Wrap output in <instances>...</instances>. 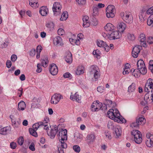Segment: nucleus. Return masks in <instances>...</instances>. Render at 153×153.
Listing matches in <instances>:
<instances>
[{
  "label": "nucleus",
  "mask_w": 153,
  "mask_h": 153,
  "mask_svg": "<svg viewBox=\"0 0 153 153\" xmlns=\"http://www.w3.org/2000/svg\"><path fill=\"white\" fill-rule=\"evenodd\" d=\"M108 117L110 119L114 120L115 122L118 123H124L126 120L121 116L119 111L117 109H111L108 111Z\"/></svg>",
  "instance_id": "f257e3e1"
},
{
  "label": "nucleus",
  "mask_w": 153,
  "mask_h": 153,
  "mask_svg": "<svg viewBox=\"0 0 153 153\" xmlns=\"http://www.w3.org/2000/svg\"><path fill=\"white\" fill-rule=\"evenodd\" d=\"M89 71L91 75H93L95 81H97L100 76L99 69L96 65H91L90 67Z\"/></svg>",
  "instance_id": "f03ea898"
},
{
  "label": "nucleus",
  "mask_w": 153,
  "mask_h": 153,
  "mask_svg": "<svg viewBox=\"0 0 153 153\" xmlns=\"http://www.w3.org/2000/svg\"><path fill=\"white\" fill-rule=\"evenodd\" d=\"M102 103L99 102V101H94L92 104L91 106V111H97L100 109L106 110L107 108L106 105L102 107Z\"/></svg>",
  "instance_id": "7ed1b4c3"
},
{
  "label": "nucleus",
  "mask_w": 153,
  "mask_h": 153,
  "mask_svg": "<svg viewBox=\"0 0 153 153\" xmlns=\"http://www.w3.org/2000/svg\"><path fill=\"white\" fill-rule=\"evenodd\" d=\"M137 71L138 74L140 73L143 74H145L147 72V69L145 66L144 62L142 60H140L137 62Z\"/></svg>",
  "instance_id": "20e7f679"
},
{
  "label": "nucleus",
  "mask_w": 153,
  "mask_h": 153,
  "mask_svg": "<svg viewBox=\"0 0 153 153\" xmlns=\"http://www.w3.org/2000/svg\"><path fill=\"white\" fill-rule=\"evenodd\" d=\"M132 136L134 137L135 142L137 144H140L142 141V134L140 132L137 130H133L131 132Z\"/></svg>",
  "instance_id": "39448f33"
},
{
  "label": "nucleus",
  "mask_w": 153,
  "mask_h": 153,
  "mask_svg": "<svg viewBox=\"0 0 153 153\" xmlns=\"http://www.w3.org/2000/svg\"><path fill=\"white\" fill-rule=\"evenodd\" d=\"M106 16L108 18H112L115 16V9L113 5H109L106 9Z\"/></svg>",
  "instance_id": "423d86ee"
},
{
  "label": "nucleus",
  "mask_w": 153,
  "mask_h": 153,
  "mask_svg": "<svg viewBox=\"0 0 153 153\" xmlns=\"http://www.w3.org/2000/svg\"><path fill=\"white\" fill-rule=\"evenodd\" d=\"M57 136L59 140L66 141L67 139V130L66 129H59L57 134Z\"/></svg>",
  "instance_id": "0eeeda50"
},
{
  "label": "nucleus",
  "mask_w": 153,
  "mask_h": 153,
  "mask_svg": "<svg viewBox=\"0 0 153 153\" xmlns=\"http://www.w3.org/2000/svg\"><path fill=\"white\" fill-rule=\"evenodd\" d=\"M120 16L123 20L126 23H130L133 21V17L130 13L122 12L120 13Z\"/></svg>",
  "instance_id": "6e6552de"
},
{
  "label": "nucleus",
  "mask_w": 153,
  "mask_h": 153,
  "mask_svg": "<svg viewBox=\"0 0 153 153\" xmlns=\"http://www.w3.org/2000/svg\"><path fill=\"white\" fill-rule=\"evenodd\" d=\"M121 36V32L119 31H113L108 36V38L110 40H114L119 39Z\"/></svg>",
  "instance_id": "1a4fd4ad"
},
{
  "label": "nucleus",
  "mask_w": 153,
  "mask_h": 153,
  "mask_svg": "<svg viewBox=\"0 0 153 153\" xmlns=\"http://www.w3.org/2000/svg\"><path fill=\"white\" fill-rule=\"evenodd\" d=\"M144 100L146 103H152L153 104V91L147 93L145 95Z\"/></svg>",
  "instance_id": "9d476101"
},
{
  "label": "nucleus",
  "mask_w": 153,
  "mask_h": 153,
  "mask_svg": "<svg viewBox=\"0 0 153 153\" xmlns=\"http://www.w3.org/2000/svg\"><path fill=\"white\" fill-rule=\"evenodd\" d=\"M63 98L62 95L60 94H55L51 97V102L52 104H56Z\"/></svg>",
  "instance_id": "9b49d317"
},
{
  "label": "nucleus",
  "mask_w": 153,
  "mask_h": 153,
  "mask_svg": "<svg viewBox=\"0 0 153 153\" xmlns=\"http://www.w3.org/2000/svg\"><path fill=\"white\" fill-rule=\"evenodd\" d=\"M97 43L98 47L103 48L106 52H108L109 51V47L106 44L105 42L101 40H100L97 41Z\"/></svg>",
  "instance_id": "f8f14e48"
},
{
  "label": "nucleus",
  "mask_w": 153,
  "mask_h": 153,
  "mask_svg": "<svg viewBox=\"0 0 153 153\" xmlns=\"http://www.w3.org/2000/svg\"><path fill=\"white\" fill-rule=\"evenodd\" d=\"M58 131V128L56 125L51 128L50 131L48 132L47 131V133L49 136L51 137V138H54L56 134L57 131Z\"/></svg>",
  "instance_id": "ddd939ff"
},
{
  "label": "nucleus",
  "mask_w": 153,
  "mask_h": 153,
  "mask_svg": "<svg viewBox=\"0 0 153 153\" xmlns=\"http://www.w3.org/2000/svg\"><path fill=\"white\" fill-rule=\"evenodd\" d=\"M50 71L53 75H56L58 72V68L55 64H52L50 66Z\"/></svg>",
  "instance_id": "4468645a"
},
{
  "label": "nucleus",
  "mask_w": 153,
  "mask_h": 153,
  "mask_svg": "<svg viewBox=\"0 0 153 153\" xmlns=\"http://www.w3.org/2000/svg\"><path fill=\"white\" fill-rule=\"evenodd\" d=\"M139 40H140L141 45L143 47H146V37L144 34L142 33L140 35Z\"/></svg>",
  "instance_id": "2eb2a0df"
},
{
  "label": "nucleus",
  "mask_w": 153,
  "mask_h": 153,
  "mask_svg": "<svg viewBox=\"0 0 153 153\" xmlns=\"http://www.w3.org/2000/svg\"><path fill=\"white\" fill-rule=\"evenodd\" d=\"M117 27L119 31L123 32L126 29V25L123 22H119L118 23Z\"/></svg>",
  "instance_id": "dca6fc26"
},
{
  "label": "nucleus",
  "mask_w": 153,
  "mask_h": 153,
  "mask_svg": "<svg viewBox=\"0 0 153 153\" xmlns=\"http://www.w3.org/2000/svg\"><path fill=\"white\" fill-rule=\"evenodd\" d=\"M65 60L67 63H71L72 61V54L70 52L68 51L66 53Z\"/></svg>",
  "instance_id": "f3484780"
},
{
  "label": "nucleus",
  "mask_w": 153,
  "mask_h": 153,
  "mask_svg": "<svg viewBox=\"0 0 153 153\" xmlns=\"http://www.w3.org/2000/svg\"><path fill=\"white\" fill-rule=\"evenodd\" d=\"M70 98L73 101L75 100L79 103L81 102L80 100L81 99V96H79L77 92H76L74 95H71Z\"/></svg>",
  "instance_id": "a211bd4d"
},
{
  "label": "nucleus",
  "mask_w": 153,
  "mask_h": 153,
  "mask_svg": "<svg viewBox=\"0 0 153 153\" xmlns=\"http://www.w3.org/2000/svg\"><path fill=\"white\" fill-rule=\"evenodd\" d=\"M87 140L88 144H90L93 143L95 140V137L94 134H93L88 135L86 137Z\"/></svg>",
  "instance_id": "6ab92c4d"
},
{
  "label": "nucleus",
  "mask_w": 153,
  "mask_h": 153,
  "mask_svg": "<svg viewBox=\"0 0 153 153\" xmlns=\"http://www.w3.org/2000/svg\"><path fill=\"white\" fill-rule=\"evenodd\" d=\"M104 29L107 31H113L114 29V27L111 23H108L104 27Z\"/></svg>",
  "instance_id": "aec40b11"
},
{
  "label": "nucleus",
  "mask_w": 153,
  "mask_h": 153,
  "mask_svg": "<svg viewBox=\"0 0 153 153\" xmlns=\"http://www.w3.org/2000/svg\"><path fill=\"white\" fill-rule=\"evenodd\" d=\"M48 11V10L46 7L42 6L41 7L39 11L40 14L43 16H46Z\"/></svg>",
  "instance_id": "412c9836"
},
{
  "label": "nucleus",
  "mask_w": 153,
  "mask_h": 153,
  "mask_svg": "<svg viewBox=\"0 0 153 153\" xmlns=\"http://www.w3.org/2000/svg\"><path fill=\"white\" fill-rule=\"evenodd\" d=\"M10 131L9 128L7 127L3 128L0 127V134L2 135H6Z\"/></svg>",
  "instance_id": "4be33fe9"
},
{
  "label": "nucleus",
  "mask_w": 153,
  "mask_h": 153,
  "mask_svg": "<svg viewBox=\"0 0 153 153\" xmlns=\"http://www.w3.org/2000/svg\"><path fill=\"white\" fill-rule=\"evenodd\" d=\"M114 130L116 135V137H118L121 135L122 133V130L120 126H116L115 128H114Z\"/></svg>",
  "instance_id": "5701e85b"
},
{
  "label": "nucleus",
  "mask_w": 153,
  "mask_h": 153,
  "mask_svg": "<svg viewBox=\"0 0 153 153\" xmlns=\"http://www.w3.org/2000/svg\"><path fill=\"white\" fill-rule=\"evenodd\" d=\"M62 39L60 36H57L56 37L54 38L53 40V43L55 45H61L62 43Z\"/></svg>",
  "instance_id": "b1692460"
},
{
  "label": "nucleus",
  "mask_w": 153,
  "mask_h": 153,
  "mask_svg": "<svg viewBox=\"0 0 153 153\" xmlns=\"http://www.w3.org/2000/svg\"><path fill=\"white\" fill-rule=\"evenodd\" d=\"M59 142L58 143V145L57 147H59L60 148H62L64 149L67 148V146L66 143H65V140H59Z\"/></svg>",
  "instance_id": "393cba45"
},
{
  "label": "nucleus",
  "mask_w": 153,
  "mask_h": 153,
  "mask_svg": "<svg viewBox=\"0 0 153 153\" xmlns=\"http://www.w3.org/2000/svg\"><path fill=\"white\" fill-rule=\"evenodd\" d=\"M30 5L32 7H38L39 6L38 0H29Z\"/></svg>",
  "instance_id": "a878e982"
},
{
  "label": "nucleus",
  "mask_w": 153,
  "mask_h": 153,
  "mask_svg": "<svg viewBox=\"0 0 153 153\" xmlns=\"http://www.w3.org/2000/svg\"><path fill=\"white\" fill-rule=\"evenodd\" d=\"M26 107L25 103L23 101H21L18 104V109L23 111L25 109Z\"/></svg>",
  "instance_id": "bb28decb"
},
{
  "label": "nucleus",
  "mask_w": 153,
  "mask_h": 153,
  "mask_svg": "<svg viewBox=\"0 0 153 153\" xmlns=\"http://www.w3.org/2000/svg\"><path fill=\"white\" fill-rule=\"evenodd\" d=\"M151 139H147L146 141V146L149 147H151L153 146V137H151Z\"/></svg>",
  "instance_id": "cd10ccee"
},
{
  "label": "nucleus",
  "mask_w": 153,
  "mask_h": 153,
  "mask_svg": "<svg viewBox=\"0 0 153 153\" xmlns=\"http://www.w3.org/2000/svg\"><path fill=\"white\" fill-rule=\"evenodd\" d=\"M135 84L133 83H132L131 85L128 87V91L130 93L134 92L135 91Z\"/></svg>",
  "instance_id": "c85d7f7f"
},
{
  "label": "nucleus",
  "mask_w": 153,
  "mask_h": 153,
  "mask_svg": "<svg viewBox=\"0 0 153 153\" xmlns=\"http://www.w3.org/2000/svg\"><path fill=\"white\" fill-rule=\"evenodd\" d=\"M84 72V67L83 66L79 67L76 71V73L77 75L82 74Z\"/></svg>",
  "instance_id": "c756f323"
},
{
  "label": "nucleus",
  "mask_w": 153,
  "mask_h": 153,
  "mask_svg": "<svg viewBox=\"0 0 153 153\" xmlns=\"http://www.w3.org/2000/svg\"><path fill=\"white\" fill-rule=\"evenodd\" d=\"M68 17V13L67 11H65L63 12L62 14L60 20L62 21L66 20Z\"/></svg>",
  "instance_id": "7c9ffc66"
},
{
  "label": "nucleus",
  "mask_w": 153,
  "mask_h": 153,
  "mask_svg": "<svg viewBox=\"0 0 153 153\" xmlns=\"http://www.w3.org/2000/svg\"><path fill=\"white\" fill-rule=\"evenodd\" d=\"M146 85V86L149 87V89H151L153 86V79H149L147 82Z\"/></svg>",
  "instance_id": "2f4dec72"
},
{
  "label": "nucleus",
  "mask_w": 153,
  "mask_h": 153,
  "mask_svg": "<svg viewBox=\"0 0 153 153\" xmlns=\"http://www.w3.org/2000/svg\"><path fill=\"white\" fill-rule=\"evenodd\" d=\"M142 48V46L140 45L135 46L133 49V52L134 53H137L138 54L140 52L141 49Z\"/></svg>",
  "instance_id": "473e14b6"
},
{
  "label": "nucleus",
  "mask_w": 153,
  "mask_h": 153,
  "mask_svg": "<svg viewBox=\"0 0 153 153\" xmlns=\"http://www.w3.org/2000/svg\"><path fill=\"white\" fill-rule=\"evenodd\" d=\"M46 26L50 30H52L54 29V25L53 23L51 22H48L46 25Z\"/></svg>",
  "instance_id": "72a5a7b5"
},
{
  "label": "nucleus",
  "mask_w": 153,
  "mask_h": 153,
  "mask_svg": "<svg viewBox=\"0 0 153 153\" xmlns=\"http://www.w3.org/2000/svg\"><path fill=\"white\" fill-rule=\"evenodd\" d=\"M8 45V42H4L2 38H0V48H4L6 47Z\"/></svg>",
  "instance_id": "f704fd0d"
},
{
  "label": "nucleus",
  "mask_w": 153,
  "mask_h": 153,
  "mask_svg": "<svg viewBox=\"0 0 153 153\" xmlns=\"http://www.w3.org/2000/svg\"><path fill=\"white\" fill-rule=\"evenodd\" d=\"M42 48L41 45H39L36 48L37 55L36 57L37 59H39L40 57V53L42 51Z\"/></svg>",
  "instance_id": "c9c22d12"
},
{
  "label": "nucleus",
  "mask_w": 153,
  "mask_h": 153,
  "mask_svg": "<svg viewBox=\"0 0 153 153\" xmlns=\"http://www.w3.org/2000/svg\"><path fill=\"white\" fill-rule=\"evenodd\" d=\"M54 7H57L58 8V10L56 11V15H59L60 14V10L61 8V6L60 4L58 2H56L54 3L53 5Z\"/></svg>",
  "instance_id": "e433bc0d"
},
{
  "label": "nucleus",
  "mask_w": 153,
  "mask_h": 153,
  "mask_svg": "<svg viewBox=\"0 0 153 153\" xmlns=\"http://www.w3.org/2000/svg\"><path fill=\"white\" fill-rule=\"evenodd\" d=\"M48 63V58L46 57L45 59L42 60L41 63L42 65L45 68L47 66Z\"/></svg>",
  "instance_id": "4c0bfd02"
},
{
  "label": "nucleus",
  "mask_w": 153,
  "mask_h": 153,
  "mask_svg": "<svg viewBox=\"0 0 153 153\" xmlns=\"http://www.w3.org/2000/svg\"><path fill=\"white\" fill-rule=\"evenodd\" d=\"M36 131V130L31 128H30L29 129V132L30 134L36 137L37 136V133Z\"/></svg>",
  "instance_id": "58836bf2"
},
{
  "label": "nucleus",
  "mask_w": 153,
  "mask_h": 153,
  "mask_svg": "<svg viewBox=\"0 0 153 153\" xmlns=\"http://www.w3.org/2000/svg\"><path fill=\"white\" fill-rule=\"evenodd\" d=\"M41 123H42L39 122L33 124V129L35 130H36L39 127L42 126Z\"/></svg>",
  "instance_id": "ea45409f"
},
{
  "label": "nucleus",
  "mask_w": 153,
  "mask_h": 153,
  "mask_svg": "<svg viewBox=\"0 0 153 153\" xmlns=\"http://www.w3.org/2000/svg\"><path fill=\"white\" fill-rule=\"evenodd\" d=\"M137 120L140 125L143 123H144L146 121L145 119L143 117H139L138 119H137Z\"/></svg>",
  "instance_id": "a19ab883"
},
{
  "label": "nucleus",
  "mask_w": 153,
  "mask_h": 153,
  "mask_svg": "<svg viewBox=\"0 0 153 153\" xmlns=\"http://www.w3.org/2000/svg\"><path fill=\"white\" fill-rule=\"evenodd\" d=\"M93 53L94 55H96L97 58H100V52L98 49H97L94 51Z\"/></svg>",
  "instance_id": "79ce46f5"
},
{
  "label": "nucleus",
  "mask_w": 153,
  "mask_h": 153,
  "mask_svg": "<svg viewBox=\"0 0 153 153\" xmlns=\"http://www.w3.org/2000/svg\"><path fill=\"white\" fill-rule=\"evenodd\" d=\"M74 150L76 152L79 153L80 152V149L79 146L77 145H74L73 147Z\"/></svg>",
  "instance_id": "37998d69"
},
{
  "label": "nucleus",
  "mask_w": 153,
  "mask_h": 153,
  "mask_svg": "<svg viewBox=\"0 0 153 153\" xmlns=\"http://www.w3.org/2000/svg\"><path fill=\"white\" fill-rule=\"evenodd\" d=\"M139 123H138V122L137 121V120H136V122H133L131 124L130 126L132 128H137L139 127Z\"/></svg>",
  "instance_id": "c03bdc74"
},
{
  "label": "nucleus",
  "mask_w": 153,
  "mask_h": 153,
  "mask_svg": "<svg viewBox=\"0 0 153 153\" xmlns=\"http://www.w3.org/2000/svg\"><path fill=\"white\" fill-rule=\"evenodd\" d=\"M24 141V139L22 137H20L18 140V143L21 146H22L23 144Z\"/></svg>",
  "instance_id": "a18cd8bd"
},
{
  "label": "nucleus",
  "mask_w": 153,
  "mask_h": 153,
  "mask_svg": "<svg viewBox=\"0 0 153 153\" xmlns=\"http://www.w3.org/2000/svg\"><path fill=\"white\" fill-rule=\"evenodd\" d=\"M49 122V119L48 118H45L43 122H40L42 123L41 126L42 125H48V122Z\"/></svg>",
  "instance_id": "49530a36"
},
{
  "label": "nucleus",
  "mask_w": 153,
  "mask_h": 153,
  "mask_svg": "<svg viewBox=\"0 0 153 153\" xmlns=\"http://www.w3.org/2000/svg\"><path fill=\"white\" fill-rule=\"evenodd\" d=\"M131 72L132 73V75H133L135 77H137L138 76V75L139 74L137 73H136V72L137 71V69H134L133 68H132L131 70Z\"/></svg>",
  "instance_id": "de8ad7c7"
},
{
  "label": "nucleus",
  "mask_w": 153,
  "mask_h": 153,
  "mask_svg": "<svg viewBox=\"0 0 153 153\" xmlns=\"http://www.w3.org/2000/svg\"><path fill=\"white\" fill-rule=\"evenodd\" d=\"M63 76L65 78H69L70 79H71L72 77L71 74L68 72H67L63 75Z\"/></svg>",
  "instance_id": "09e8293b"
},
{
  "label": "nucleus",
  "mask_w": 153,
  "mask_h": 153,
  "mask_svg": "<svg viewBox=\"0 0 153 153\" xmlns=\"http://www.w3.org/2000/svg\"><path fill=\"white\" fill-rule=\"evenodd\" d=\"M37 66L36 72L38 73L41 72L42 70V68H41V65L40 64H38Z\"/></svg>",
  "instance_id": "8fccbe9b"
},
{
  "label": "nucleus",
  "mask_w": 153,
  "mask_h": 153,
  "mask_svg": "<svg viewBox=\"0 0 153 153\" xmlns=\"http://www.w3.org/2000/svg\"><path fill=\"white\" fill-rule=\"evenodd\" d=\"M127 37L128 39L130 40H133L135 39L134 36L133 34H128Z\"/></svg>",
  "instance_id": "3c124183"
},
{
  "label": "nucleus",
  "mask_w": 153,
  "mask_h": 153,
  "mask_svg": "<svg viewBox=\"0 0 153 153\" xmlns=\"http://www.w3.org/2000/svg\"><path fill=\"white\" fill-rule=\"evenodd\" d=\"M58 33L59 35H62L65 33L64 30L62 28H59L58 30Z\"/></svg>",
  "instance_id": "603ef678"
},
{
  "label": "nucleus",
  "mask_w": 153,
  "mask_h": 153,
  "mask_svg": "<svg viewBox=\"0 0 153 153\" xmlns=\"http://www.w3.org/2000/svg\"><path fill=\"white\" fill-rule=\"evenodd\" d=\"M147 41L149 44H152L153 43V37H149L147 39Z\"/></svg>",
  "instance_id": "864d4df0"
},
{
  "label": "nucleus",
  "mask_w": 153,
  "mask_h": 153,
  "mask_svg": "<svg viewBox=\"0 0 153 153\" xmlns=\"http://www.w3.org/2000/svg\"><path fill=\"white\" fill-rule=\"evenodd\" d=\"M79 4L84 5L86 3V0H76Z\"/></svg>",
  "instance_id": "5fc2aeb1"
},
{
  "label": "nucleus",
  "mask_w": 153,
  "mask_h": 153,
  "mask_svg": "<svg viewBox=\"0 0 153 153\" xmlns=\"http://www.w3.org/2000/svg\"><path fill=\"white\" fill-rule=\"evenodd\" d=\"M36 53V50L35 49H32L30 52V56H34L35 55Z\"/></svg>",
  "instance_id": "6e6d98bb"
},
{
  "label": "nucleus",
  "mask_w": 153,
  "mask_h": 153,
  "mask_svg": "<svg viewBox=\"0 0 153 153\" xmlns=\"http://www.w3.org/2000/svg\"><path fill=\"white\" fill-rule=\"evenodd\" d=\"M146 13L148 14H153V6L150 7L147 10Z\"/></svg>",
  "instance_id": "4d7b16f0"
},
{
  "label": "nucleus",
  "mask_w": 153,
  "mask_h": 153,
  "mask_svg": "<svg viewBox=\"0 0 153 153\" xmlns=\"http://www.w3.org/2000/svg\"><path fill=\"white\" fill-rule=\"evenodd\" d=\"M29 149L32 151L35 150V145L33 143H32L29 147Z\"/></svg>",
  "instance_id": "13d9d810"
},
{
  "label": "nucleus",
  "mask_w": 153,
  "mask_h": 153,
  "mask_svg": "<svg viewBox=\"0 0 153 153\" xmlns=\"http://www.w3.org/2000/svg\"><path fill=\"white\" fill-rule=\"evenodd\" d=\"M90 26L89 21L83 22V26L84 27H87Z\"/></svg>",
  "instance_id": "bf43d9fd"
},
{
  "label": "nucleus",
  "mask_w": 153,
  "mask_h": 153,
  "mask_svg": "<svg viewBox=\"0 0 153 153\" xmlns=\"http://www.w3.org/2000/svg\"><path fill=\"white\" fill-rule=\"evenodd\" d=\"M91 23L93 25L96 26L98 22L96 19L93 18L91 20Z\"/></svg>",
  "instance_id": "052dcab7"
},
{
  "label": "nucleus",
  "mask_w": 153,
  "mask_h": 153,
  "mask_svg": "<svg viewBox=\"0 0 153 153\" xmlns=\"http://www.w3.org/2000/svg\"><path fill=\"white\" fill-rule=\"evenodd\" d=\"M107 126L108 128L112 129L114 127L113 124L112 122H108Z\"/></svg>",
  "instance_id": "680f3d73"
},
{
  "label": "nucleus",
  "mask_w": 153,
  "mask_h": 153,
  "mask_svg": "<svg viewBox=\"0 0 153 153\" xmlns=\"http://www.w3.org/2000/svg\"><path fill=\"white\" fill-rule=\"evenodd\" d=\"M105 134L106 137H108L109 139H111L112 137L110 133L108 131H105Z\"/></svg>",
  "instance_id": "e2e57ef3"
},
{
  "label": "nucleus",
  "mask_w": 153,
  "mask_h": 153,
  "mask_svg": "<svg viewBox=\"0 0 153 153\" xmlns=\"http://www.w3.org/2000/svg\"><path fill=\"white\" fill-rule=\"evenodd\" d=\"M149 69L152 70L153 69V60H151L149 62Z\"/></svg>",
  "instance_id": "0e129e2a"
},
{
  "label": "nucleus",
  "mask_w": 153,
  "mask_h": 153,
  "mask_svg": "<svg viewBox=\"0 0 153 153\" xmlns=\"http://www.w3.org/2000/svg\"><path fill=\"white\" fill-rule=\"evenodd\" d=\"M58 8L57 7H54V6H53L52 9L53 10V13H54V15L56 16L58 15H56V11L58 10Z\"/></svg>",
  "instance_id": "69168bd1"
},
{
  "label": "nucleus",
  "mask_w": 153,
  "mask_h": 153,
  "mask_svg": "<svg viewBox=\"0 0 153 153\" xmlns=\"http://www.w3.org/2000/svg\"><path fill=\"white\" fill-rule=\"evenodd\" d=\"M11 60L13 62H14L17 59V56L15 54H13L11 56Z\"/></svg>",
  "instance_id": "338daca9"
},
{
  "label": "nucleus",
  "mask_w": 153,
  "mask_h": 153,
  "mask_svg": "<svg viewBox=\"0 0 153 153\" xmlns=\"http://www.w3.org/2000/svg\"><path fill=\"white\" fill-rule=\"evenodd\" d=\"M23 88H20L19 89L18 91V94H19V97H21V96L22 95L23 93Z\"/></svg>",
  "instance_id": "774afa93"
}]
</instances>
